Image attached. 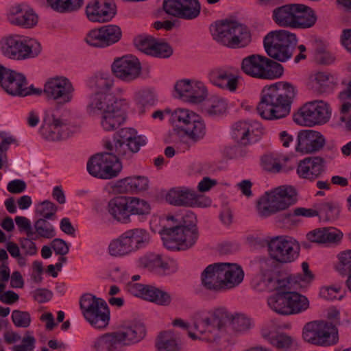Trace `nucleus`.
Wrapping results in <instances>:
<instances>
[{
    "label": "nucleus",
    "mask_w": 351,
    "mask_h": 351,
    "mask_svg": "<svg viewBox=\"0 0 351 351\" xmlns=\"http://www.w3.org/2000/svg\"><path fill=\"white\" fill-rule=\"evenodd\" d=\"M213 36L216 41L231 49L243 48L252 42V34L248 27L236 21L217 24Z\"/></svg>",
    "instance_id": "2"
},
{
    "label": "nucleus",
    "mask_w": 351,
    "mask_h": 351,
    "mask_svg": "<svg viewBox=\"0 0 351 351\" xmlns=\"http://www.w3.org/2000/svg\"><path fill=\"white\" fill-rule=\"evenodd\" d=\"M67 123L65 120H62L52 115V122L51 123L44 124L40 132L45 138L49 141H60L67 136L64 131L66 129Z\"/></svg>",
    "instance_id": "27"
},
{
    "label": "nucleus",
    "mask_w": 351,
    "mask_h": 351,
    "mask_svg": "<svg viewBox=\"0 0 351 351\" xmlns=\"http://www.w3.org/2000/svg\"><path fill=\"white\" fill-rule=\"evenodd\" d=\"M90 84L96 93H107L114 84V78L109 74L100 73L92 77Z\"/></svg>",
    "instance_id": "45"
},
{
    "label": "nucleus",
    "mask_w": 351,
    "mask_h": 351,
    "mask_svg": "<svg viewBox=\"0 0 351 351\" xmlns=\"http://www.w3.org/2000/svg\"><path fill=\"white\" fill-rule=\"evenodd\" d=\"M179 19L193 20L200 14L201 5L198 0H182Z\"/></svg>",
    "instance_id": "41"
},
{
    "label": "nucleus",
    "mask_w": 351,
    "mask_h": 351,
    "mask_svg": "<svg viewBox=\"0 0 351 351\" xmlns=\"http://www.w3.org/2000/svg\"><path fill=\"white\" fill-rule=\"evenodd\" d=\"M141 266L154 270L157 268H167V263L162 261L159 254H149L143 256L139 259Z\"/></svg>",
    "instance_id": "52"
},
{
    "label": "nucleus",
    "mask_w": 351,
    "mask_h": 351,
    "mask_svg": "<svg viewBox=\"0 0 351 351\" xmlns=\"http://www.w3.org/2000/svg\"><path fill=\"white\" fill-rule=\"evenodd\" d=\"M171 122L180 127L193 141L202 138L205 134V125L196 113L187 109L175 110L171 117Z\"/></svg>",
    "instance_id": "13"
},
{
    "label": "nucleus",
    "mask_w": 351,
    "mask_h": 351,
    "mask_svg": "<svg viewBox=\"0 0 351 351\" xmlns=\"http://www.w3.org/2000/svg\"><path fill=\"white\" fill-rule=\"evenodd\" d=\"M0 85L11 95L26 96L30 93L40 94L41 90L32 89L27 87L25 77L14 71L6 69L0 64Z\"/></svg>",
    "instance_id": "14"
},
{
    "label": "nucleus",
    "mask_w": 351,
    "mask_h": 351,
    "mask_svg": "<svg viewBox=\"0 0 351 351\" xmlns=\"http://www.w3.org/2000/svg\"><path fill=\"white\" fill-rule=\"evenodd\" d=\"M112 71L120 80L132 81L139 77L141 72V64L134 56H123L114 60L112 64Z\"/></svg>",
    "instance_id": "16"
},
{
    "label": "nucleus",
    "mask_w": 351,
    "mask_h": 351,
    "mask_svg": "<svg viewBox=\"0 0 351 351\" xmlns=\"http://www.w3.org/2000/svg\"><path fill=\"white\" fill-rule=\"evenodd\" d=\"M0 44L4 56L17 60L33 58L41 51L39 43L34 40H22L18 35L5 37Z\"/></svg>",
    "instance_id": "9"
},
{
    "label": "nucleus",
    "mask_w": 351,
    "mask_h": 351,
    "mask_svg": "<svg viewBox=\"0 0 351 351\" xmlns=\"http://www.w3.org/2000/svg\"><path fill=\"white\" fill-rule=\"evenodd\" d=\"M145 333L143 325L134 324L100 337L95 341L94 348L97 351H118L125 345L138 342Z\"/></svg>",
    "instance_id": "4"
},
{
    "label": "nucleus",
    "mask_w": 351,
    "mask_h": 351,
    "mask_svg": "<svg viewBox=\"0 0 351 351\" xmlns=\"http://www.w3.org/2000/svg\"><path fill=\"white\" fill-rule=\"evenodd\" d=\"M155 40L150 36H140L134 40V43L138 50L147 55H151Z\"/></svg>",
    "instance_id": "57"
},
{
    "label": "nucleus",
    "mask_w": 351,
    "mask_h": 351,
    "mask_svg": "<svg viewBox=\"0 0 351 351\" xmlns=\"http://www.w3.org/2000/svg\"><path fill=\"white\" fill-rule=\"evenodd\" d=\"M176 92L184 101L191 103H200L206 96V90L201 82L181 80L175 85Z\"/></svg>",
    "instance_id": "19"
},
{
    "label": "nucleus",
    "mask_w": 351,
    "mask_h": 351,
    "mask_svg": "<svg viewBox=\"0 0 351 351\" xmlns=\"http://www.w3.org/2000/svg\"><path fill=\"white\" fill-rule=\"evenodd\" d=\"M124 233L129 239L132 252L145 246L149 241V234L143 229L136 228Z\"/></svg>",
    "instance_id": "38"
},
{
    "label": "nucleus",
    "mask_w": 351,
    "mask_h": 351,
    "mask_svg": "<svg viewBox=\"0 0 351 351\" xmlns=\"http://www.w3.org/2000/svg\"><path fill=\"white\" fill-rule=\"evenodd\" d=\"M122 104L114 96L108 93H96L92 95L88 105V110L90 114L110 111L114 108V106Z\"/></svg>",
    "instance_id": "24"
},
{
    "label": "nucleus",
    "mask_w": 351,
    "mask_h": 351,
    "mask_svg": "<svg viewBox=\"0 0 351 351\" xmlns=\"http://www.w3.org/2000/svg\"><path fill=\"white\" fill-rule=\"evenodd\" d=\"M297 43L296 35L284 29L271 32L263 40L267 55L280 62H285L291 58Z\"/></svg>",
    "instance_id": "5"
},
{
    "label": "nucleus",
    "mask_w": 351,
    "mask_h": 351,
    "mask_svg": "<svg viewBox=\"0 0 351 351\" xmlns=\"http://www.w3.org/2000/svg\"><path fill=\"white\" fill-rule=\"evenodd\" d=\"M295 96L293 86L280 82L265 87L256 110L260 116L267 120L279 119L287 117Z\"/></svg>",
    "instance_id": "1"
},
{
    "label": "nucleus",
    "mask_w": 351,
    "mask_h": 351,
    "mask_svg": "<svg viewBox=\"0 0 351 351\" xmlns=\"http://www.w3.org/2000/svg\"><path fill=\"white\" fill-rule=\"evenodd\" d=\"M87 18L93 22L105 23L116 14V5L112 0H95L86 8Z\"/></svg>",
    "instance_id": "18"
},
{
    "label": "nucleus",
    "mask_w": 351,
    "mask_h": 351,
    "mask_svg": "<svg viewBox=\"0 0 351 351\" xmlns=\"http://www.w3.org/2000/svg\"><path fill=\"white\" fill-rule=\"evenodd\" d=\"M164 245L172 250H185L191 247L198 238L195 224H176L163 228L161 232Z\"/></svg>",
    "instance_id": "6"
},
{
    "label": "nucleus",
    "mask_w": 351,
    "mask_h": 351,
    "mask_svg": "<svg viewBox=\"0 0 351 351\" xmlns=\"http://www.w3.org/2000/svg\"><path fill=\"white\" fill-rule=\"evenodd\" d=\"M295 3L286 4L272 11V19L278 26L294 28Z\"/></svg>",
    "instance_id": "29"
},
{
    "label": "nucleus",
    "mask_w": 351,
    "mask_h": 351,
    "mask_svg": "<svg viewBox=\"0 0 351 351\" xmlns=\"http://www.w3.org/2000/svg\"><path fill=\"white\" fill-rule=\"evenodd\" d=\"M321 330L319 332V339L322 338L324 343H319V346H330L338 341V330L335 326L324 322H321Z\"/></svg>",
    "instance_id": "48"
},
{
    "label": "nucleus",
    "mask_w": 351,
    "mask_h": 351,
    "mask_svg": "<svg viewBox=\"0 0 351 351\" xmlns=\"http://www.w3.org/2000/svg\"><path fill=\"white\" fill-rule=\"evenodd\" d=\"M285 160L286 158H283ZM282 157L274 154L267 153L261 158V165L263 169L271 173H278L282 169L281 160Z\"/></svg>",
    "instance_id": "46"
},
{
    "label": "nucleus",
    "mask_w": 351,
    "mask_h": 351,
    "mask_svg": "<svg viewBox=\"0 0 351 351\" xmlns=\"http://www.w3.org/2000/svg\"><path fill=\"white\" fill-rule=\"evenodd\" d=\"M324 163V160L321 157H308L299 162L297 172L303 178L314 180L323 171Z\"/></svg>",
    "instance_id": "25"
},
{
    "label": "nucleus",
    "mask_w": 351,
    "mask_h": 351,
    "mask_svg": "<svg viewBox=\"0 0 351 351\" xmlns=\"http://www.w3.org/2000/svg\"><path fill=\"white\" fill-rule=\"evenodd\" d=\"M274 260L271 258H263L260 259L258 267L262 276L267 278L269 282L271 281L272 272L275 269Z\"/></svg>",
    "instance_id": "59"
},
{
    "label": "nucleus",
    "mask_w": 351,
    "mask_h": 351,
    "mask_svg": "<svg viewBox=\"0 0 351 351\" xmlns=\"http://www.w3.org/2000/svg\"><path fill=\"white\" fill-rule=\"evenodd\" d=\"M167 201L178 206H202V197L190 189H173L166 195Z\"/></svg>",
    "instance_id": "23"
},
{
    "label": "nucleus",
    "mask_w": 351,
    "mask_h": 351,
    "mask_svg": "<svg viewBox=\"0 0 351 351\" xmlns=\"http://www.w3.org/2000/svg\"><path fill=\"white\" fill-rule=\"evenodd\" d=\"M119 156L114 152L97 154L88 160L87 170L90 175L102 179L116 177L122 168Z\"/></svg>",
    "instance_id": "10"
},
{
    "label": "nucleus",
    "mask_w": 351,
    "mask_h": 351,
    "mask_svg": "<svg viewBox=\"0 0 351 351\" xmlns=\"http://www.w3.org/2000/svg\"><path fill=\"white\" fill-rule=\"evenodd\" d=\"M221 264L226 289L233 288L243 281L244 274L240 266L237 264L223 263Z\"/></svg>",
    "instance_id": "33"
},
{
    "label": "nucleus",
    "mask_w": 351,
    "mask_h": 351,
    "mask_svg": "<svg viewBox=\"0 0 351 351\" xmlns=\"http://www.w3.org/2000/svg\"><path fill=\"white\" fill-rule=\"evenodd\" d=\"M106 47L117 43L121 37L120 27L114 25H104L101 27Z\"/></svg>",
    "instance_id": "54"
},
{
    "label": "nucleus",
    "mask_w": 351,
    "mask_h": 351,
    "mask_svg": "<svg viewBox=\"0 0 351 351\" xmlns=\"http://www.w3.org/2000/svg\"><path fill=\"white\" fill-rule=\"evenodd\" d=\"M8 19L11 24L25 28H31L38 22V16L33 10L23 4L12 6Z\"/></svg>",
    "instance_id": "21"
},
{
    "label": "nucleus",
    "mask_w": 351,
    "mask_h": 351,
    "mask_svg": "<svg viewBox=\"0 0 351 351\" xmlns=\"http://www.w3.org/2000/svg\"><path fill=\"white\" fill-rule=\"evenodd\" d=\"M156 346L158 351H180V350L177 337L171 331L160 332L157 339Z\"/></svg>",
    "instance_id": "39"
},
{
    "label": "nucleus",
    "mask_w": 351,
    "mask_h": 351,
    "mask_svg": "<svg viewBox=\"0 0 351 351\" xmlns=\"http://www.w3.org/2000/svg\"><path fill=\"white\" fill-rule=\"evenodd\" d=\"M339 265L338 270L344 274L346 271L351 274V250L343 252L339 254Z\"/></svg>",
    "instance_id": "64"
},
{
    "label": "nucleus",
    "mask_w": 351,
    "mask_h": 351,
    "mask_svg": "<svg viewBox=\"0 0 351 351\" xmlns=\"http://www.w3.org/2000/svg\"><path fill=\"white\" fill-rule=\"evenodd\" d=\"M127 200L130 216L131 215H144L149 213L150 206L145 200L133 197H127Z\"/></svg>",
    "instance_id": "51"
},
{
    "label": "nucleus",
    "mask_w": 351,
    "mask_h": 351,
    "mask_svg": "<svg viewBox=\"0 0 351 351\" xmlns=\"http://www.w3.org/2000/svg\"><path fill=\"white\" fill-rule=\"evenodd\" d=\"M142 298L162 306H168L171 302V295L168 293L152 286L145 287Z\"/></svg>",
    "instance_id": "37"
},
{
    "label": "nucleus",
    "mask_w": 351,
    "mask_h": 351,
    "mask_svg": "<svg viewBox=\"0 0 351 351\" xmlns=\"http://www.w3.org/2000/svg\"><path fill=\"white\" fill-rule=\"evenodd\" d=\"M43 91L48 98L64 104L71 101L74 88L67 78L56 77L49 79L45 83Z\"/></svg>",
    "instance_id": "15"
},
{
    "label": "nucleus",
    "mask_w": 351,
    "mask_h": 351,
    "mask_svg": "<svg viewBox=\"0 0 351 351\" xmlns=\"http://www.w3.org/2000/svg\"><path fill=\"white\" fill-rule=\"evenodd\" d=\"M288 291H278L267 299L270 308L282 315H289V304Z\"/></svg>",
    "instance_id": "35"
},
{
    "label": "nucleus",
    "mask_w": 351,
    "mask_h": 351,
    "mask_svg": "<svg viewBox=\"0 0 351 351\" xmlns=\"http://www.w3.org/2000/svg\"><path fill=\"white\" fill-rule=\"evenodd\" d=\"M330 117L328 104L322 100L309 101L294 114V121L300 125L311 127L326 123Z\"/></svg>",
    "instance_id": "11"
},
{
    "label": "nucleus",
    "mask_w": 351,
    "mask_h": 351,
    "mask_svg": "<svg viewBox=\"0 0 351 351\" xmlns=\"http://www.w3.org/2000/svg\"><path fill=\"white\" fill-rule=\"evenodd\" d=\"M50 7L59 12H71L80 9L84 0H47Z\"/></svg>",
    "instance_id": "44"
},
{
    "label": "nucleus",
    "mask_w": 351,
    "mask_h": 351,
    "mask_svg": "<svg viewBox=\"0 0 351 351\" xmlns=\"http://www.w3.org/2000/svg\"><path fill=\"white\" fill-rule=\"evenodd\" d=\"M108 210L119 222L126 223L130 221L127 197L119 196L110 199L108 204Z\"/></svg>",
    "instance_id": "31"
},
{
    "label": "nucleus",
    "mask_w": 351,
    "mask_h": 351,
    "mask_svg": "<svg viewBox=\"0 0 351 351\" xmlns=\"http://www.w3.org/2000/svg\"><path fill=\"white\" fill-rule=\"evenodd\" d=\"M321 330V322H311L307 323L303 329V338L307 342L315 345L324 343L322 338L319 339V332Z\"/></svg>",
    "instance_id": "47"
},
{
    "label": "nucleus",
    "mask_w": 351,
    "mask_h": 351,
    "mask_svg": "<svg viewBox=\"0 0 351 351\" xmlns=\"http://www.w3.org/2000/svg\"><path fill=\"white\" fill-rule=\"evenodd\" d=\"M101 28L93 29L85 37L86 43L95 47H106Z\"/></svg>",
    "instance_id": "55"
},
{
    "label": "nucleus",
    "mask_w": 351,
    "mask_h": 351,
    "mask_svg": "<svg viewBox=\"0 0 351 351\" xmlns=\"http://www.w3.org/2000/svg\"><path fill=\"white\" fill-rule=\"evenodd\" d=\"M80 308L87 322L96 328H104L110 320V310L101 298L90 293L84 294L80 300Z\"/></svg>",
    "instance_id": "8"
},
{
    "label": "nucleus",
    "mask_w": 351,
    "mask_h": 351,
    "mask_svg": "<svg viewBox=\"0 0 351 351\" xmlns=\"http://www.w3.org/2000/svg\"><path fill=\"white\" fill-rule=\"evenodd\" d=\"M297 201L295 189L291 186H281L267 192L257 203L258 213L261 217H268L285 210Z\"/></svg>",
    "instance_id": "3"
},
{
    "label": "nucleus",
    "mask_w": 351,
    "mask_h": 351,
    "mask_svg": "<svg viewBox=\"0 0 351 351\" xmlns=\"http://www.w3.org/2000/svg\"><path fill=\"white\" fill-rule=\"evenodd\" d=\"M313 81L319 88V91L323 92L325 91L326 88L329 86L332 77L328 73L317 72L313 76Z\"/></svg>",
    "instance_id": "63"
},
{
    "label": "nucleus",
    "mask_w": 351,
    "mask_h": 351,
    "mask_svg": "<svg viewBox=\"0 0 351 351\" xmlns=\"http://www.w3.org/2000/svg\"><path fill=\"white\" fill-rule=\"evenodd\" d=\"M108 250L110 254L114 256H124L132 252L129 239L125 233L110 243Z\"/></svg>",
    "instance_id": "42"
},
{
    "label": "nucleus",
    "mask_w": 351,
    "mask_h": 351,
    "mask_svg": "<svg viewBox=\"0 0 351 351\" xmlns=\"http://www.w3.org/2000/svg\"><path fill=\"white\" fill-rule=\"evenodd\" d=\"M262 337L271 346L279 350H287L295 345V339L283 332L276 333L267 328L261 330Z\"/></svg>",
    "instance_id": "30"
},
{
    "label": "nucleus",
    "mask_w": 351,
    "mask_h": 351,
    "mask_svg": "<svg viewBox=\"0 0 351 351\" xmlns=\"http://www.w3.org/2000/svg\"><path fill=\"white\" fill-rule=\"evenodd\" d=\"M241 69L247 75L259 79H274L283 73V67L280 64L258 54L244 58Z\"/></svg>",
    "instance_id": "7"
},
{
    "label": "nucleus",
    "mask_w": 351,
    "mask_h": 351,
    "mask_svg": "<svg viewBox=\"0 0 351 351\" xmlns=\"http://www.w3.org/2000/svg\"><path fill=\"white\" fill-rule=\"evenodd\" d=\"M318 215L315 210L305 208H296L293 211L282 213L278 216V221L280 223H292L295 221L296 217H311Z\"/></svg>",
    "instance_id": "49"
},
{
    "label": "nucleus",
    "mask_w": 351,
    "mask_h": 351,
    "mask_svg": "<svg viewBox=\"0 0 351 351\" xmlns=\"http://www.w3.org/2000/svg\"><path fill=\"white\" fill-rule=\"evenodd\" d=\"M210 81L215 86L221 88L234 91L237 88L238 80L227 71L221 69H214L209 72Z\"/></svg>",
    "instance_id": "34"
},
{
    "label": "nucleus",
    "mask_w": 351,
    "mask_h": 351,
    "mask_svg": "<svg viewBox=\"0 0 351 351\" xmlns=\"http://www.w3.org/2000/svg\"><path fill=\"white\" fill-rule=\"evenodd\" d=\"M252 126L247 122L239 121L236 123L232 130V138L241 146H246L252 141Z\"/></svg>",
    "instance_id": "36"
},
{
    "label": "nucleus",
    "mask_w": 351,
    "mask_h": 351,
    "mask_svg": "<svg viewBox=\"0 0 351 351\" xmlns=\"http://www.w3.org/2000/svg\"><path fill=\"white\" fill-rule=\"evenodd\" d=\"M126 119V113L122 104L114 106L110 111L102 114L101 125L106 131H114L119 128Z\"/></svg>",
    "instance_id": "26"
},
{
    "label": "nucleus",
    "mask_w": 351,
    "mask_h": 351,
    "mask_svg": "<svg viewBox=\"0 0 351 351\" xmlns=\"http://www.w3.org/2000/svg\"><path fill=\"white\" fill-rule=\"evenodd\" d=\"M316 21V14L311 8L304 4L295 3V29L310 28L315 25Z\"/></svg>",
    "instance_id": "28"
},
{
    "label": "nucleus",
    "mask_w": 351,
    "mask_h": 351,
    "mask_svg": "<svg viewBox=\"0 0 351 351\" xmlns=\"http://www.w3.org/2000/svg\"><path fill=\"white\" fill-rule=\"evenodd\" d=\"M269 257L279 263H289L295 261L300 252V245L287 236H277L267 241Z\"/></svg>",
    "instance_id": "12"
},
{
    "label": "nucleus",
    "mask_w": 351,
    "mask_h": 351,
    "mask_svg": "<svg viewBox=\"0 0 351 351\" xmlns=\"http://www.w3.org/2000/svg\"><path fill=\"white\" fill-rule=\"evenodd\" d=\"M152 51L151 56L159 58H168L173 53L171 47L167 43H158L156 40L154 42Z\"/></svg>",
    "instance_id": "61"
},
{
    "label": "nucleus",
    "mask_w": 351,
    "mask_h": 351,
    "mask_svg": "<svg viewBox=\"0 0 351 351\" xmlns=\"http://www.w3.org/2000/svg\"><path fill=\"white\" fill-rule=\"evenodd\" d=\"M35 232L38 237L51 239L55 237L56 231L53 226L45 219H38L34 225Z\"/></svg>",
    "instance_id": "53"
},
{
    "label": "nucleus",
    "mask_w": 351,
    "mask_h": 351,
    "mask_svg": "<svg viewBox=\"0 0 351 351\" xmlns=\"http://www.w3.org/2000/svg\"><path fill=\"white\" fill-rule=\"evenodd\" d=\"M117 135L118 138H114V143L108 141L105 143V147L110 152H114L118 156L123 157L125 154L123 148L125 144L134 138L136 132L133 128H125L121 129Z\"/></svg>",
    "instance_id": "32"
},
{
    "label": "nucleus",
    "mask_w": 351,
    "mask_h": 351,
    "mask_svg": "<svg viewBox=\"0 0 351 351\" xmlns=\"http://www.w3.org/2000/svg\"><path fill=\"white\" fill-rule=\"evenodd\" d=\"M12 319L17 327L27 328L31 323V317L28 312L14 310L12 313Z\"/></svg>",
    "instance_id": "56"
},
{
    "label": "nucleus",
    "mask_w": 351,
    "mask_h": 351,
    "mask_svg": "<svg viewBox=\"0 0 351 351\" xmlns=\"http://www.w3.org/2000/svg\"><path fill=\"white\" fill-rule=\"evenodd\" d=\"M206 318L210 324L209 335L204 339L208 341H217L226 333L231 314L224 308H218L210 312Z\"/></svg>",
    "instance_id": "17"
},
{
    "label": "nucleus",
    "mask_w": 351,
    "mask_h": 351,
    "mask_svg": "<svg viewBox=\"0 0 351 351\" xmlns=\"http://www.w3.org/2000/svg\"><path fill=\"white\" fill-rule=\"evenodd\" d=\"M325 145V138L320 132L314 130H302L298 134L296 151L311 154L319 151Z\"/></svg>",
    "instance_id": "20"
},
{
    "label": "nucleus",
    "mask_w": 351,
    "mask_h": 351,
    "mask_svg": "<svg viewBox=\"0 0 351 351\" xmlns=\"http://www.w3.org/2000/svg\"><path fill=\"white\" fill-rule=\"evenodd\" d=\"M226 101L217 96H213L205 100L202 104L203 110L209 115H218L226 112Z\"/></svg>",
    "instance_id": "43"
},
{
    "label": "nucleus",
    "mask_w": 351,
    "mask_h": 351,
    "mask_svg": "<svg viewBox=\"0 0 351 351\" xmlns=\"http://www.w3.org/2000/svg\"><path fill=\"white\" fill-rule=\"evenodd\" d=\"M145 141L143 136L136 135L132 140L129 141L123 148L125 154L123 156L130 157L131 154L136 153L139 151L140 147L145 145Z\"/></svg>",
    "instance_id": "60"
},
{
    "label": "nucleus",
    "mask_w": 351,
    "mask_h": 351,
    "mask_svg": "<svg viewBox=\"0 0 351 351\" xmlns=\"http://www.w3.org/2000/svg\"><path fill=\"white\" fill-rule=\"evenodd\" d=\"M223 275L221 263L210 265L202 273V285L206 289L215 292L226 290Z\"/></svg>",
    "instance_id": "22"
},
{
    "label": "nucleus",
    "mask_w": 351,
    "mask_h": 351,
    "mask_svg": "<svg viewBox=\"0 0 351 351\" xmlns=\"http://www.w3.org/2000/svg\"><path fill=\"white\" fill-rule=\"evenodd\" d=\"M56 211L57 207L53 203L49 201L43 202L36 210V212L42 217L40 219H52L55 217Z\"/></svg>",
    "instance_id": "58"
},
{
    "label": "nucleus",
    "mask_w": 351,
    "mask_h": 351,
    "mask_svg": "<svg viewBox=\"0 0 351 351\" xmlns=\"http://www.w3.org/2000/svg\"><path fill=\"white\" fill-rule=\"evenodd\" d=\"M289 315L298 314L302 313L309 307V301L308 298L295 291H288Z\"/></svg>",
    "instance_id": "40"
},
{
    "label": "nucleus",
    "mask_w": 351,
    "mask_h": 351,
    "mask_svg": "<svg viewBox=\"0 0 351 351\" xmlns=\"http://www.w3.org/2000/svg\"><path fill=\"white\" fill-rule=\"evenodd\" d=\"M230 324L232 330L236 334L245 333L248 332L253 326L251 319L243 314H238L235 316L231 315Z\"/></svg>",
    "instance_id": "50"
},
{
    "label": "nucleus",
    "mask_w": 351,
    "mask_h": 351,
    "mask_svg": "<svg viewBox=\"0 0 351 351\" xmlns=\"http://www.w3.org/2000/svg\"><path fill=\"white\" fill-rule=\"evenodd\" d=\"M182 0H164L162 8L169 15L178 18Z\"/></svg>",
    "instance_id": "62"
}]
</instances>
